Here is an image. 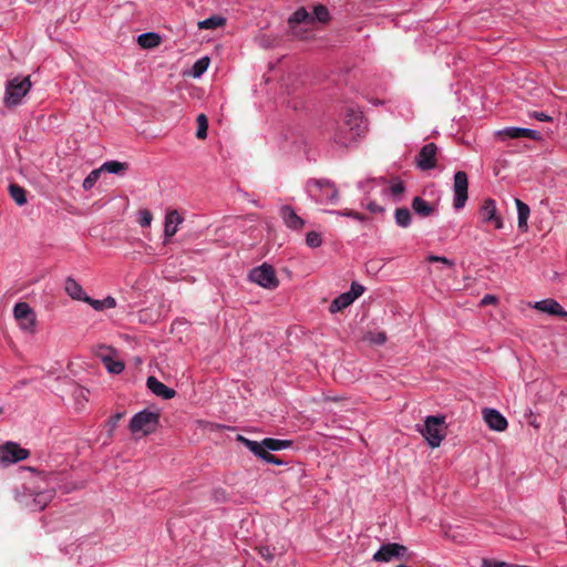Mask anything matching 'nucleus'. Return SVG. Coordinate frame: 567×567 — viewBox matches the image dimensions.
I'll return each instance as SVG.
<instances>
[{
  "label": "nucleus",
  "mask_w": 567,
  "mask_h": 567,
  "mask_svg": "<svg viewBox=\"0 0 567 567\" xmlns=\"http://www.w3.org/2000/svg\"><path fill=\"white\" fill-rule=\"evenodd\" d=\"M367 130V125L363 121L362 114L353 109H348L343 124L339 127L336 133L334 140L342 146H348L351 142H354L360 137Z\"/></svg>",
  "instance_id": "f257e3e1"
},
{
  "label": "nucleus",
  "mask_w": 567,
  "mask_h": 567,
  "mask_svg": "<svg viewBox=\"0 0 567 567\" xmlns=\"http://www.w3.org/2000/svg\"><path fill=\"white\" fill-rule=\"evenodd\" d=\"M306 188L309 196L317 203L336 204L339 199V190L334 183L329 179H309Z\"/></svg>",
  "instance_id": "f03ea898"
},
{
  "label": "nucleus",
  "mask_w": 567,
  "mask_h": 567,
  "mask_svg": "<svg viewBox=\"0 0 567 567\" xmlns=\"http://www.w3.org/2000/svg\"><path fill=\"white\" fill-rule=\"evenodd\" d=\"M54 494V489L33 493L23 486L22 491H17L16 499L25 507L42 511L53 499Z\"/></svg>",
  "instance_id": "7ed1b4c3"
},
{
  "label": "nucleus",
  "mask_w": 567,
  "mask_h": 567,
  "mask_svg": "<svg viewBox=\"0 0 567 567\" xmlns=\"http://www.w3.org/2000/svg\"><path fill=\"white\" fill-rule=\"evenodd\" d=\"M159 424V413L143 410L136 413L130 421V430L132 433H142L148 435L157 429Z\"/></svg>",
  "instance_id": "20e7f679"
},
{
  "label": "nucleus",
  "mask_w": 567,
  "mask_h": 567,
  "mask_svg": "<svg viewBox=\"0 0 567 567\" xmlns=\"http://www.w3.org/2000/svg\"><path fill=\"white\" fill-rule=\"evenodd\" d=\"M445 421L443 416H427L424 425L420 429L421 434L425 437L432 447L440 446L445 437Z\"/></svg>",
  "instance_id": "39448f33"
},
{
  "label": "nucleus",
  "mask_w": 567,
  "mask_h": 567,
  "mask_svg": "<svg viewBox=\"0 0 567 567\" xmlns=\"http://www.w3.org/2000/svg\"><path fill=\"white\" fill-rule=\"evenodd\" d=\"M30 89L31 81L29 76L10 80L6 87V104L9 106L18 105Z\"/></svg>",
  "instance_id": "423d86ee"
},
{
  "label": "nucleus",
  "mask_w": 567,
  "mask_h": 567,
  "mask_svg": "<svg viewBox=\"0 0 567 567\" xmlns=\"http://www.w3.org/2000/svg\"><path fill=\"white\" fill-rule=\"evenodd\" d=\"M249 279L266 289H275L279 285L274 267L268 264L254 268L249 272Z\"/></svg>",
  "instance_id": "0eeeda50"
},
{
  "label": "nucleus",
  "mask_w": 567,
  "mask_h": 567,
  "mask_svg": "<svg viewBox=\"0 0 567 567\" xmlns=\"http://www.w3.org/2000/svg\"><path fill=\"white\" fill-rule=\"evenodd\" d=\"M312 25L315 23V18L307 11L306 8H298L288 19V25L290 30V34L295 38H299L301 40H306L310 37L309 31L301 32L298 29L299 24Z\"/></svg>",
  "instance_id": "6e6552de"
},
{
  "label": "nucleus",
  "mask_w": 567,
  "mask_h": 567,
  "mask_svg": "<svg viewBox=\"0 0 567 567\" xmlns=\"http://www.w3.org/2000/svg\"><path fill=\"white\" fill-rule=\"evenodd\" d=\"M13 316L22 330L30 333L34 331L37 317L27 302H18L13 308Z\"/></svg>",
  "instance_id": "1a4fd4ad"
},
{
  "label": "nucleus",
  "mask_w": 567,
  "mask_h": 567,
  "mask_svg": "<svg viewBox=\"0 0 567 567\" xmlns=\"http://www.w3.org/2000/svg\"><path fill=\"white\" fill-rule=\"evenodd\" d=\"M454 202L453 206L455 209H461L465 206L466 200L468 198L467 189H468V179L467 175L463 171H458L454 175Z\"/></svg>",
  "instance_id": "9d476101"
},
{
  "label": "nucleus",
  "mask_w": 567,
  "mask_h": 567,
  "mask_svg": "<svg viewBox=\"0 0 567 567\" xmlns=\"http://www.w3.org/2000/svg\"><path fill=\"white\" fill-rule=\"evenodd\" d=\"M30 452L14 442L0 445V462L12 464L25 460Z\"/></svg>",
  "instance_id": "9b49d317"
},
{
  "label": "nucleus",
  "mask_w": 567,
  "mask_h": 567,
  "mask_svg": "<svg viewBox=\"0 0 567 567\" xmlns=\"http://www.w3.org/2000/svg\"><path fill=\"white\" fill-rule=\"evenodd\" d=\"M437 146L434 143L425 144L415 156V164L421 171L436 167Z\"/></svg>",
  "instance_id": "f8f14e48"
},
{
  "label": "nucleus",
  "mask_w": 567,
  "mask_h": 567,
  "mask_svg": "<svg viewBox=\"0 0 567 567\" xmlns=\"http://www.w3.org/2000/svg\"><path fill=\"white\" fill-rule=\"evenodd\" d=\"M408 554V548L396 543H389L382 545L380 549L374 554L373 559L375 561H390L393 558H404Z\"/></svg>",
  "instance_id": "ddd939ff"
},
{
  "label": "nucleus",
  "mask_w": 567,
  "mask_h": 567,
  "mask_svg": "<svg viewBox=\"0 0 567 567\" xmlns=\"http://www.w3.org/2000/svg\"><path fill=\"white\" fill-rule=\"evenodd\" d=\"M237 441L240 442L241 444H244L251 453H254L256 456L264 460L265 462L276 464V465L284 464L282 460L272 455L268 451H264L261 449L262 446L260 444H258L257 441L249 440L243 435H238Z\"/></svg>",
  "instance_id": "4468645a"
},
{
  "label": "nucleus",
  "mask_w": 567,
  "mask_h": 567,
  "mask_svg": "<svg viewBox=\"0 0 567 567\" xmlns=\"http://www.w3.org/2000/svg\"><path fill=\"white\" fill-rule=\"evenodd\" d=\"M480 216L483 223L493 221L496 229L503 228V220L497 215L496 203L492 198H487L483 202V205L480 209Z\"/></svg>",
  "instance_id": "2eb2a0df"
},
{
  "label": "nucleus",
  "mask_w": 567,
  "mask_h": 567,
  "mask_svg": "<svg viewBox=\"0 0 567 567\" xmlns=\"http://www.w3.org/2000/svg\"><path fill=\"white\" fill-rule=\"evenodd\" d=\"M532 307L540 312L567 319V311L555 299L536 301Z\"/></svg>",
  "instance_id": "dca6fc26"
},
{
  "label": "nucleus",
  "mask_w": 567,
  "mask_h": 567,
  "mask_svg": "<svg viewBox=\"0 0 567 567\" xmlns=\"http://www.w3.org/2000/svg\"><path fill=\"white\" fill-rule=\"evenodd\" d=\"M483 419L491 430L502 432L507 427V420L494 409H484Z\"/></svg>",
  "instance_id": "f3484780"
},
{
  "label": "nucleus",
  "mask_w": 567,
  "mask_h": 567,
  "mask_svg": "<svg viewBox=\"0 0 567 567\" xmlns=\"http://www.w3.org/2000/svg\"><path fill=\"white\" fill-rule=\"evenodd\" d=\"M280 217L284 224L293 230H300L305 226V220L297 215L295 209L289 205H284L280 208Z\"/></svg>",
  "instance_id": "a211bd4d"
},
{
  "label": "nucleus",
  "mask_w": 567,
  "mask_h": 567,
  "mask_svg": "<svg viewBox=\"0 0 567 567\" xmlns=\"http://www.w3.org/2000/svg\"><path fill=\"white\" fill-rule=\"evenodd\" d=\"M183 223V217L176 209H171L166 213L164 224V235L166 238L173 237L177 230L178 225Z\"/></svg>",
  "instance_id": "6ab92c4d"
},
{
  "label": "nucleus",
  "mask_w": 567,
  "mask_h": 567,
  "mask_svg": "<svg viewBox=\"0 0 567 567\" xmlns=\"http://www.w3.org/2000/svg\"><path fill=\"white\" fill-rule=\"evenodd\" d=\"M146 385L155 395L166 400L174 398L176 394L175 390L166 386L155 377H148L146 380Z\"/></svg>",
  "instance_id": "aec40b11"
},
{
  "label": "nucleus",
  "mask_w": 567,
  "mask_h": 567,
  "mask_svg": "<svg viewBox=\"0 0 567 567\" xmlns=\"http://www.w3.org/2000/svg\"><path fill=\"white\" fill-rule=\"evenodd\" d=\"M64 289H65V292L72 298V299H76V300H82L84 301L85 298H89V296H86L84 292H83V289L81 287L80 284H78L75 281V279L69 277L66 278L65 280V285H64Z\"/></svg>",
  "instance_id": "412c9836"
},
{
  "label": "nucleus",
  "mask_w": 567,
  "mask_h": 567,
  "mask_svg": "<svg viewBox=\"0 0 567 567\" xmlns=\"http://www.w3.org/2000/svg\"><path fill=\"white\" fill-rule=\"evenodd\" d=\"M260 444L264 451H280L287 447H290L292 445L291 441L288 440H278V439H271L267 437L264 439L261 442H258Z\"/></svg>",
  "instance_id": "4be33fe9"
},
{
  "label": "nucleus",
  "mask_w": 567,
  "mask_h": 567,
  "mask_svg": "<svg viewBox=\"0 0 567 567\" xmlns=\"http://www.w3.org/2000/svg\"><path fill=\"white\" fill-rule=\"evenodd\" d=\"M515 204L518 213V228L523 231L527 230V220L530 214V209L527 204L516 198Z\"/></svg>",
  "instance_id": "5701e85b"
},
{
  "label": "nucleus",
  "mask_w": 567,
  "mask_h": 567,
  "mask_svg": "<svg viewBox=\"0 0 567 567\" xmlns=\"http://www.w3.org/2000/svg\"><path fill=\"white\" fill-rule=\"evenodd\" d=\"M412 208L421 217H427L434 212V207L419 196L413 198Z\"/></svg>",
  "instance_id": "b1692460"
},
{
  "label": "nucleus",
  "mask_w": 567,
  "mask_h": 567,
  "mask_svg": "<svg viewBox=\"0 0 567 567\" xmlns=\"http://www.w3.org/2000/svg\"><path fill=\"white\" fill-rule=\"evenodd\" d=\"M137 43L143 49H152V48L159 45L161 37L153 32L143 33V34L138 35Z\"/></svg>",
  "instance_id": "393cba45"
},
{
  "label": "nucleus",
  "mask_w": 567,
  "mask_h": 567,
  "mask_svg": "<svg viewBox=\"0 0 567 567\" xmlns=\"http://www.w3.org/2000/svg\"><path fill=\"white\" fill-rule=\"evenodd\" d=\"M352 298L348 292L341 293L339 297H337L329 307L330 312L336 313L339 311H342L347 307H349L352 303Z\"/></svg>",
  "instance_id": "a878e982"
},
{
  "label": "nucleus",
  "mask_w": 567,
  "mask_h": 567,
  "mask_svg": "<svg viewBox=\"0 0 567 567\" xmlns=\"http://www.w3.org/2000/svg\"><path fill=\"white\" fill-rule=\"evenodd\" d=\"M84 302L91 305L97 311L103 309H111L116 306V301L113 297H106L103 300H95L89 297L84 299Z\"/></svg>",
  "instance_id": "bb28decb"
},
{
  "label": "nucleus",
  "mask_w": 567,
  "mask_h": 567,
  "mask_svg": "<svg viewBox=\"0 0 567 567\" xmlns=\"http://www.w3.org/2000/svg\"><path fill=\"white\" fill-rule=\"evenodd\" d=\"M225 23H226V20L223 17L213 16V17H210L208 19L199 21L198 22V28L199 29H205V30H213V29H217L219 27H223Z\"/></svg>",
  "instance_id": "cd10ccee"
},
{
  "label": "nucleus",
  "mask_w": 567,
  "mask_h": 567,
  "mask_svg": "<svg viewBox=\"0 0 567 567\" xmlns=\"http://www.w3.org/2000/svg\"><path fill=\"white\" fill-rule=\"evenodd\" d=\"M127 163H122L117 161H109L105 162L100 168L101 171H105L112 174H122L127 169Z\"/></svg>",
  "instance_id": "c85d7f7f"
},
{
  "label": "nucleus",
  "mask_w": 567,
  "mask_h": 567,
  "mask_svg": "<svg viewBox=\"0 0 567 567\" xmlns=\"http://www.w3.org/2000/svg\"><path fill=\"white\" fill-rule=\"evenodd\" d=\"M394 217H395V223L400 227L405 228L411 224L412 216H411L410 210L406 207L396 208L395 213H394Z\"/></svg>",
  "instance_id": "c756f323"
},
{
  "label": "nucleus",
  "mask_w": 567,
  "mask_h": 567,
  "mask_svg": "<svg viewBox=\"0 0 567 567\" xmlns=\"http://www.w3.org/2000/svg\"><path fill=\"white\" fill-rule=\"evenodd\" d=\"M9 193H10V196L12 197V199L19 205V206H22L27 203V196H25V190L23 187L17 185V184H11L9 186Z\"/></svg>",
  "instance_id": "7c9ffc66"
},
{
  "label": "nucleus",
  "mask_w": 567,
  "mask_h": 567,
  "mask_svg": "<svg viewBox=\"0 0 567 567\" xmlns=\"http://www.w3.org/2000/svg\"><path fill=\"white\" fill-rule=\"evenodd\" d=\"M103 363L109 372L118 374L124 370V363L122 361H115L109 355H102Z\"/></svg>",
  "instance_id": "2f4dec72"
},
{
  "label": "nucleus",
  "mask_w": 567,
  "mask_h": 567,
  "mask_svg": "<svg viewBox=\"0 0 567 567\" xmlns=\"http://www.w3.org/2000/svg\"><path fill=\"white\" fill-rule=\"evenodd\" d=\"M196 123H197L196 137L198 140H205L207 137V130H208L207 116L203 113L197 115Z\"/></svg>",
  "instance_id": "473e14b6"
},
{
  "label": "nucleus",
  "mask_w": 567,
  "mask_h": 567,
  "mask_svg": "<svg viewBox=\"0 0 567 567\" xmlns=\"http://www.w3.org/2000/svg\"><path fill=\"white\" fill-rule=\"evenodd\" d=\"M209 62L210 61H209L208 56H203V58L198 59L194 63L193 69H192L193 76L199 78L202 74H204L209 66Z\"/></svg>",
  "instance_id": "72a5a7b5"
},
{
  "label": "nucleus",
  "mask_w": 567,
  "mask_h": 567,
  "mask_svg": "<svg viewBox=\"0 0 567 567\" xmlns=\"http://www.w3.org/2000/svg\"><path fill=\"white\" fill-rule=\"evenodd\" d=\"M315 18V21L327 23L330 20L329 10L323 4H317L313 7V14H311Z\"/></svg>",
  "instance_id": "f704fd0d"
},
{
  "label": "nucleus",
  "mask_w": 567,
  "mask_h": 567,
  "mask_svg": "<svg viewBox=\"0 0 567 567\" xmlns=\"http://www.w3.org/2000/svg\"><path fill=\"white\" fill-rule=\"evenodd\" d=\"M495 136L498 140H506V138H519L518 127H506L503 130H499L495 133Z\"/></svg>",
  "instance_id": "c9c22d12"
},
{
  "label": "nucleus",
  "mask_w": 567,
  "mask_h": 567,
  "mask_svg": "<svg viewBox=\"0 0 567 567\" xmlns=\"http://www.w3.org/2000/svg\"><path fill=\"white\" fill-rule=\"evenodd\" d=\"M364 340L369 341L370 343L381 346L386 341V334L383 331H370L365 334Z\"/></svg>",
  "instance_id": "e433bc0d"
},
{
  "label": "nucleus",
  "mask_w": 567,
  "mask_h": 567,
  "mask_svg": "<svg viewBox=\"0 0 567 567\" xmlns=\"http://www.w3.org/2000/svg\"><path fill=\"white\" fill-rule=\"evenodd\" d=\"M101 172H102V171H101V168H99V169H94V171H92V172H91V173L85 177V179L83 181V184H82V186H83V188H84L85 190L91 189V188L95 185V183L97 182V179H99V177H100Z\"/></svg>",
  "instance_id": "4c0bfd02"
},
{
  "label": "nucleus",
  "mask_w": 567,
  "mask_h": 567,
  "mask_svg": "<svg viewBox=\"0 0 567 567\" xmlns=\"http://www.w3.org/2000/svg\"><path fill=\"white\" fill-rule=\"evenodd\" d=\"M306 243L311 248H317L321 245V235L317 231H309L306 236Z\"/></svg>",
  "instance_id": "58836bf2"
},
{
  "label": "nucleus",
  "mask_w": 567,
  "mask_h": 567,
  "mask_svg": "<svg viewBox=\"0 0 567 567\" xmlns=\"http://www.w3.org/2000/svg\"><path fill=\"white\" fill-rule=\"evenodd\" d=\"M519 138L527 137L533 141H539L542 140V134L538 131L529 130V128H520L518 127Z\"/></svg>",
  "instance_id": "ea45409f"
},
{
  "label": "nucleus",
  "mask_w": 567,
  "mask_h": 567,
  "mask_svg": "<svg viewBox=\"0 0 567 567\" xmlns=\"http://www.w3.org/2000/svg\"><path fill=\"white\" fill-rule=\"evenodd\" d=\"M153 220V215L148 209H142L140 212L138 223L142 227H148Z\"/></svg>",
  "instance_id": "a19ab883"
},
{
  "label": "nucleus",
  "mask_w": 567,
  "mask_h": 567,
  "mask_svg": "<svg viewBox=\"0 0 567 567\" xmlns=\"http://www.w3.org/2000/svg\"><path fill=\"white\" fill-rule=\"evenodd\" d=\"M363 291H364L363 286H361L357 282H352L351 289H350V291H348V293L352 298V301H354L357 298H359L363 293Z\"/></svg>",
  "instance_id": "79ce46f5"
},
{
  "label": "nucleus",
  "mask_w": 567,
  "mask_h": 567,
  "mask_svg": "<svg viewBox=\"0 0 567 567\" xmlns=\"http://www.w3.org/2000/svg\"><path fill=\"white\" fill-rule=\"evenodd\" d=\"M427 260L430 262H442L445 266H447L449 268H453L455 266L454 261L451 259H447L446 257L431 255V256H429Z\"/></svg>",
  "instance_id": "37998d69"
},
{
  "label": "nucleus",
  "mask_w": 567,
  "mask_h": 567,
  "mask_svg": "<svg viewBox=\"0 0 567 567\" xmlns=\"http://www.w3.org/2000/svg\"><path fill=\"white\" fill-rule=\"evenodd\" d=\"M259 555L267 561H272L274 560V554L271 551V549L268 547V546H259L257 548Z\"/></svg>",
  "instance_id": "c03bdc74"
},
{
  "label": "nucleus",
  "mask_w": 567,
  "mask_h": 567,
  "mask_svg": "<svg viewBox=\"0 0 567 567\" xmlns=\"http://www.w3.org/2000/svg\"><path fill=\"white\" fill-rule=\"evenodd\" d=\"M389 190L391 192V194L393 196H400L404 193L405 187H404L403 182L399 181V182L394 183L393 185H391Z\"/></svg>",
  "instance_id": "a18cd8bd"
},
{
  "label": "nucleus",
  "mask_w": 567,
  "mask_h": 567,
  "mask_svg": "<svg viewBox=\"0 0 567 567\" xmlns=\"http://www.w3.org/2000/svg\"><path fill=\"white\" fill-rule=\"evenodd\" d=\"M529 116L535 118V120L542 121V122H547V121L551 120V117L549 115H547L546 113L537 112V111L532 112L529 114Z\"/></svg>",
  "instance_id": "49530a36"
},
{
  "label": "nucleus",
  "mask_w": 567,
  "mask_h": 567,
  "mask_svg": "<svg viewBox=\"0 0 567 567\" xmlns=\"http://www.w3.org/2000/svg\"><path fill=\"white\" fill-rule=\"evenodd\" d=\"M367 209L373 214L383 213L384 208L378 205L375 202L371 200L367 204Z\"/></svg>",
  "instance_id": "de8ad7c7"
},
{
  "label": "nucleus",
  "mask_w": 567,
  "mask_h": 567,
  "mask_svg": "<svg viewBox=\"0 0 567 567\" xmlns=\"http://www.w3.org/2000/svg\"><path fill=\"white\" fill-rule=\"evenodd\" d=\"M124 414H125L124 412H117L111 416L109 422H110L112 429L117 425V423L123 419Z\"/></svg>",
  "instance_id": "09e8293b"
},
{
  "label": "nucleus",
  "mask_w": 567,
  "mask_h": 567,
  "mask_svg": "<svg viewBox=\"0 0 567 567\" xmlns=\"http://www.w3.org/2000/svg\"><path fill=\"white\" fill-rule=\"evenodd\" d=\"M496 301H497V298H496L495 296H493V295H486V296H484V298L482 299L481 303H482L483 306H487V305H494V303H496Z\"/></svg>",
  "instance_id": "8fccbe9b"
},
{
  "label": "nucleus",
  "mask_w": 567,
  "mask_h": 567,
  "mask_svg": "<svg viewBox=\"0 0 567 567\" xmlns=\"http://www.w3.org/2000/svg\"><path fill=\"white\" fill-rule=\"evenodd\" d=\"M336 214L340 215V216H346V217H353V214H354V210L352 209H343V210H340V212H336Z\"/></svg>",
  "instance_id": "3c124183"
},
{
  "label": "nucleus",
  "mask_w": 567,
  "mask_h": 567,
  "mask_svg": "<svg viewBox=\"0 0 567 567\" xmlns=\"http://www.w3.org/2000/svg\"><path fill=\"white\" fill-rule=\"evenodd\" d=\"M352 218H354V219H357L359 221H364L367 219V216L361 214V213L354 212Z\"/></svg>",
  "instance_id": "603ef678"
},
{
  "label": "nucleus",
  "mask_w": 567,
  "mask_h": 567,
  "mask_svg": "<svg viewBox=\"0 0 567 567\" xmlns=\"http://www.w3.org/2000/svg\"><path fill=\"white\" fill-rule=\"evenodd\" d=\"M102 350H110V348H106L105 346L101 347Z\"/></svg>",
  "instance_id": "864d4df0"
},
{
  "label": "nucleus",
  "mask_w": 567,
  "mask_h": 567,
  "mask_svg": "<svg viewBox=\"0 0 567 567\" xmlns=\"http://www.w3.org/2000/svg\"><path fill=\"white\" fill-rule=\"evenodd\" d=\"M3 413V408L0 406V415Z\"/></svg>",
  "instance_id": "5fc2aeb1"
}]
</instances>
